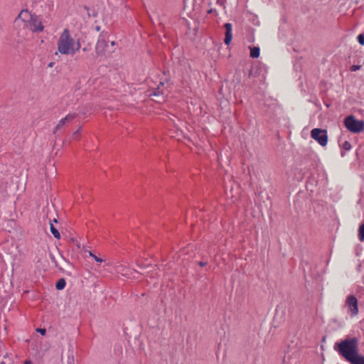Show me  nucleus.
<instances>
[{"mask_svg": "<svg viewBox=\"0 0 364 364\" xmlns=\"http://www.w3.org/2000/svg\"><path fill=\"white\" fill-rule=\"evenodd\" d=\"M359 341L355 337L336 342L333 349L350 364H364V355L359 353Z\"/></svg>", "mask_w": 364, "mask_h": 364, "instance_id": "obj_1", "label": "nucleus"}, {"mask_svg": "<svg viewBox=\"0 0 364 364\" xmlns=\"http://www.w3.org/2000/svg\"><path fill=\"white\" fill-rule=\"evenodd\" d=\"M58 51L63 55H74L73 46H75V40L71 36L68 28H65L60 34L58 42Z\"/></svg>", "mask_w": 364, "mask_h": 364, "instance_id": "obj_2", "label": "nucleus"}, {"mask_svg": "<svg viewBox=\"0 0 364 364\" xmlns=\"http://www.w3.org/2000/svg\"><path fill=\"white\" fill-rule=\"evenodd\" d=\"M344 125L353 133H360L364 131V120L357 119L353 115H349L345 118Z\"/></svg>", "mask_w": 364, "mask_h": 364, "instance_id": "obj_3", "label": "nucleus"}, {"mask_svg": "<svg viewBox=\"0 0 364 364\" xmlns=\"http://www.w3.org/2000/svg\"><path fill=\"white\" fill-rule=\"evenodd\" d=\"M311 136L322 146L327 144L328 136L327 132L325 129L314 128L311 132Z\"/></svg>", "mask_w": 364, "mask_h": 364, "instance_id": "obj_4", "label": "nucleus"}, {"mask_svg": "<svg viewBox=\"0 0 364 364\" xmlns=\"http://www.w3.org/2000/svg\"><path fill=\"white\" fill-rule=\"evenodd\" d=\"M107 32L103 31L99 36L97 42L95 46V53L97 56H104L105 55V49L107 46V42L106 41V36Z\"/></svg>", "mask_w": 364, "mask_h": 364, "instance_id": "obj_5", "label": "nucleus"}, {"mask_svg": "<svg viewBox=\"0 0 364 364\" xmlns=\"http://www.w3.org/2000/svg\"><path fill=\"white\" fill-rule=\"evenodd\" d=\"M33 16V14H31L27 9L22 10L14 20V26H21L20 23H22V26L26 27L28 22L32 19Z\"/></svg>", "mask_w": 364, "mask_h": 364, "instance_id": "obj_6", "label": "nucleus"}, {"mask_svg": "<svg viewBox=\"0 0 364 364\" xmlns=\"http://www.w3.org/2000/svg\"><path fill=\"white\" fill-rule=\"evenodd\" d=\"M345 306L348 308V311L351 316H355L358 313V299L353 295H349L346 300Z\"/></svg>", "mask_w": 364, "mask_h": 364, "instance_id": "obj_7", "label": "nucleus"}, {"mask_svg": "<svg viewBox=\"0 0 364 364\" xmlns=\"http://www.w3.org/2000/svg\"><path fill=\"white\" fill-rule=\"evenodd\" d=\"M26 27H28L33 32H41L43 31L44 28L42 22L38 20V16L35 14H33L32 19Z\"/></svg>", "mask_w": 364, "mask_h": 364, "instance_id": "obj_8", "label": "nucleus"}, {"mask_svg": "<svg viewBox=\"0 0 364 364\" xmlns=\"http://www.w3.org/2000/svg\"><path fill=\"white\" fill-rule=\"evenodd\" d=\"M224 28L225 29V39L224 43L225 45L228 46L232 39V24L230 23H226L223 26Z\"/></svg>", "mask_w": 364, "mask_h": 364, "instance_id": "obj_9", "label": "nucleus"}, {"mask_svg": "<svg viewBox=\"0 0 364 364\" xmlns=\"http://www.w3.org/2000/svg\"><path fill=\"white\" fill-rule=\"evenodd\" d=\"M75 117V114H68L64 118L61 119L58 124L55 126L53 133H55L58 130H59L67 122H70L74 119Z\"/></svg>", "mask_w": 364, "mask_h": 364, "instance_id": "obj_10", "label": "nucleus"}, {"mask_svg": "<svg viewBox=\"0 0 364 364\" xmlns=\"http://www.w3.org/2000/svg\"><path fill=\"white\" fill-rule=\"evenodd\" d=\"M164 85V82H161L158 87L149 95L150 96L161 97L164 95L163 90L161 89Z\"/></svg>", "mask_w": 364, "mask_h": 364, "instance_id": "obj_11", "label": "nucleus"}, {"mask_svg": "<svg viewBox=\"0 0 364 364\" xmlns=\"http://www.w3.org/2000/svg\"><path fill=\"white\" fill-rule=\"evenodd\" d=\"M260 50L259 47L250 48V57L257 58L259 56Z\"/></svg>", "mask_w": 364, "mask_h": 364, "instance_id": "obj_12", "label": "nucleus"}, {"mask_svg": "<svg viewBox=\"0 0 364 364\" xmlns=\"http://www.w3.org/2000/svg\"><path fill=\"white\" fill-rule=\"evenodd\" d=\"M66 285L65 279L63 278H61L58 280V282L55 284V288L58 290H62L65 288Z\"/></svg>", "mask_w": 364, "mask_h": 364, "instance_id": "obj_13", "label": "nucleus"}, {"mask_svg": "<svg viewBox=\"0 0 364 364\" xmlns=\"http://www.w3.org/2000/svg\"><path fill=\"white\" fill-rule=\"evenodd\" d=\"M50 232L53 235V236L57 238H60V235L59 231L54 227L53 224L52 223H50Z\"/></svg>", "mask_w": 364, "mask_h": 364, "instance_id": "obj_14", "label": "nucleus"}, {"mask_svg": "<svg viewBox=\"0 0 364 364\" xmlns=\"http://www.w3.org/2000/svg\"><path fill=\"white\" fill-rule=\"evenodd\" d=\"M293 356H296V355H285L283 358V364H293L291 362Z\"/></svg>", "mask_w": 364, "mask_h": 364, "instance_id": "obj_15", "label": "nucleus"}, {"mask_svg": "<svg viewBox=\"0 0 364 364\" xmlns=\"http://www.w3.org/2000/svg\"><path fill=\"white\" fill-rule=\"evenodd\" d=\"M358 238L360 241L364 240V223L359 227Z\"/></svg>", "mask_w": 364, "mask_h": 364, "instance_id": "obj_16", "label": "nucleus"}, {"mask_svg": "<svg viewBox=\"0 0 364 364\" xmlns=\"http://www.w3.org/2000/svg\"><path fill=\"white\" fill-rule=\"evenodd\" d=\"M341 147L345 151H349L351 149V145L348 141H345L342 145Z\"/></svg>", "mask_w": 364, "mask_h": 364, "instance_id": "obj_17", "label": "nucleus"}, {"mask_svg": "<svg viewBox=\"0 0 364 364\" xmlns=\"http://www.w3.org/2000/svg\"><path fill=\"white\" fill-rule=\"evenodd\" d=\"M75 46H73V49H74L75 53L81 48V44L80 43V40L77 39L76 41H75Z\"/></svg>", "mask_w": 364, "mask_h": 364, "instance_id": "obj_18", "label": "nucleus"}, {"mask_svg": "<svg viewBox=\"0 0 364 364\" xmlns=\"http://www.w3.org/2000/svg\"><path fill=\"white\" fill-rule=\"evenodd\" d=\"M358 41L361 46H364V34L360 33L358 36Z\"/></svg>", "mask_w": 364, "mask_h": 364, "instance_id": "obj_19", "label": "nucleus"}, {"mask_svg": "<svg viewBox=\"0 0 364 364\" xmlns=\"http://www.w3.org/2000/svg\"><path fill=\"white\" fill-rule=\"evenodd\" d=\"M361 68V65H353L352 66L350 67V70L351 72H355L358 70H360Z\"/></svg>", "mask_w": 364, "mask_h": 364, "instance_id": "obj_20", "label": "nucleus"}, {"mask_svg": "<svg viewBox=\"0 0 364 364\" xmlns=\"http://www.w3.org/2000/svg\"><path fill=\"white\" fill-rule=\"evenodd\" d=\"M88 252H89L90 256L92 257L97 262H100V263H101V262H103V259H101V258H100V257H97L96 255H95L94 254H92L90 251H89Z\"/></svg>", "mask_w": 364, "mask_h": 364, "instance_id": "obj_21", "label": "nucleus"}, {"mask_svg": "<svg viewBox=\"0 0 364 364\" xmlns=\"http://www.w3.org/2000/svg\"><path fill=\"white\" fill-rule=\"evenodd\" d=\"M82 127H80L77 131H75L73 134V139H78L80 131Z\"/></svg>", "mask_w": 364, "mask_h": 364, "instance_id": "obj_22", "label": "nucleus"}, {"mask_svg": "<svg viewBox=\"0 0 364 364\" xmlns=\"http://www.w3.org/2000/svg\"><path fill=\"white\" fill-rule=\"evenodd\" d=\"M36 331L40 333L41 335L44 336L46 333V329L38 328H36Z\"/></svg>", "mask_w": 364, "mask_h": 364, "instance_id": "obj_23", "label": "nucleus"}, {"mask_svg": "<svg viewBox=\"0 0 364 364\" xmlns=\"http://www.w3.org/2000/svg\"><path fill=\"white\" fill-rule=\"evenodd\" d=\"M198 264V265H199V266H200V267H205V266H206V265H207V264H208V263H207L206 262H202V261H200V262H199Z\"/></svg>", "mask_w": 364, "mask_h": 364, "instance_id": "obj_24", "label": "nucleus"}, {"mask_svg": "<svg viewBox=\"0 0 364 364\" xmlns=\"http://www.w3.org/2000/svg\"><path fill=\"white\" fill-rule=\"evenodd\" d=\"M357 62H358V63H364V58H363L362 57H360V58L358 59Z\"/></svg>", "mask_w": 364, "mask_h": 364, "instance_id": "obj_25", "label": "nucleus"}, {"mask_svg": "<svg viewBox=\"0 0 364 364\" xmlns=\"http://www.w3.org/2000/svg\"><path fill=\"white\" fill-rule=\"evenodd\" d=\"M51 259L53 262L56 263L55 257L52 255H51ZM55 266H57V264H55Z\"/></svg>", "mask_w": 364, "mask_h": 364, "instance_id": "obj_26", "label": "nucleus"}, {"mask_svg": "<svg viewBox=\"0 0 364 364\" xmlns=\"http://www.w3.org/2000/svg\"><path fill=\"white\" fill-rule=\"evenodd\" d=\"M24 364H33L31 360H26L24 362Z\"/></svg>", "mask_w": 364, "mask_h": 364, "instance_id": "obj_27", "label": "nucleus"}, {"mask_svg": "<svg viewBox=\"0 0 364 364\" xmlns=\"http://www.w3.org/2000/svg\"><path fill=\"white\" fill-rule=\"evenodd\" d=\"M100 28H100V26H97L95 27V30H96L97 31H100Z\"/></svg>", "mask_w": 364, "mask_h": 364, "instance_id": "obj_28", "label": "nucleus"}, {"mask_svg": "<svg viewBox=\"0 0 364 364\" xmlns=\"http://www.w3.org/2000/svg\"><path fill=\"white\" fill-rule=\"evenodd\" d=\"M88 50H89V48L87 47L82 48L83 52H87V51H88Z\"/></svg>", "mask_w": 364, "mask_h": 364, "instance_id": "obj_29", "label": "nucleus"}, {"mask_svg": "<svg viewBox=\"0 0 364 364\" xmlns=\"http://www.w3.org/2000/svg\"><path fill=\"white\" fill-rule=\"evenodd\" d=\"M111 45H112V46H114V45H115V42H114V41H112V42H111Z\"/></svg>", "mask_w": 364, "mask_h": 364, "instance_id": "obj_30", "label": "nucleus"}, {"mask_svg": "<svg viewBox=\"0 0 364 364\" xmlns=\"http://www.w3.org/2000/svg\"><path fill=\"white\" fill-rule=\"evenodd\" d=\"M49 67H52L53 66V63H50L49 65H48Z\"/></svg>", "mask_w": 364, "mask_h": 364, "instance_id": "obj_31", "label": "nucleus"}, {"mask_svg": "<svg viewBox=\"0 0 364 364\" xmlns=\"http://www.w3.org/2000/svg\"><path fill=\"white\" fill-rule=\"evenodd\" d=\"M76 245L77 246V247H78V248H80V244H79V243H77V244H76Z\"/></svg>", "mask_w": 364, "mask_h": 364, "instance_id": "obj_32", "label": "nucleus"}, {"mask_svg": "<svg viewBox=\"0 0 364 364\" xmlns=\"http://www.w3.org/2000/svg\"><path fill=\"white\" fill-rule=\"evenodd\" d=\"M252 75V71L250 70L249 73V75Z\"/></svg>", "mask_w": 364, "mask_h": 364, "instance_id": "obj_33", "label": "nucleus"}, {"mask_svg": "<svg viewBox=\"0 0 364 364\" xmlns=\"http://www.w3.org/2000/svg\"><path fill=\"white\" fill-rule=\"evenodd\" d=\"M53 222L57 223V220H56V219H54V220H53Z\"/></svg>", "mask_w": 364, "mask_h": 364, "instance_id": "obj_34", "label": "nucleus"}]
</instances>
